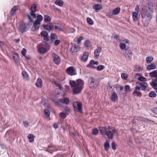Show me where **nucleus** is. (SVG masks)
<instances>
[{
  "label": "nucleus",
  "instance_id": "69168bd1",
  "mask_svg": "<svg viewBox=\"0 0 157 157\" xmlns=\"http://www.w3.org/2000/svg\"><path fill=\"white\" fill-rule=\"evenodd\" d=\"M24 126L25 128H27L28 127L29 123L28 122L26 121H23Z\"/></svg>",
  "mask_w": 157,
  "mask_h": 157
},
{
  "label": "nucleus",
  "instance_id": "dca6fc26",
  "mask_svg": "<svg viewBox=\"0 0 157 157\" xmlns=\"http://www.w3.org/2000/svg\"><path fill=\"white\" fill-rule=\"evenodd\" d=\"M35 85L38 87H42L43 86V82L42 79L40 78H38L36 80Z\"/></svg>",
  "mask_w": 157,
  "mask_h": 157
},
{
  "label": "nucleus",
  "instance_id": "5701e85b",
  "mask_svg": "<svg viewBox=\"0 0 157 157\" xmlns=\"http://www.w3.org/2000/svg\"><path fill=\"white\" fill-rule=\"evenodd\" d=\"M22 75L24 79L27 81L29 80V77L28 74L25 71H22Z\"/></svg>",
  "mask_w": 157,
  "mask_h": 157
},
{
  "label": "nucleus",
  "instance_id": "c03bdc74",
  "mask_svg": "<svg viewBox=\"0 0 157 157\" xmlns=\"http://www.w3.org/2000/svg\"><path fill=\"white\" fill-rule=\"evenodd\" d=\"M98 86V84L97 83L93 82L90 83L89 86L91 88H96Z\"/></svg>",
  "mask_w": 157,
  "mask_h": 157
},
{
  "label": "nucleus",
  "instance_id": "9b49d317",
  "mask_svg": "<svg viewBox=\"0 0 157 157\" xmlns=\"http://www.w3.org/2000/svg\"><path fill=\"white\" fill-rule=\"evenodd\" d=\"M76 86L83 89L84 84L83 80L80 79H79L76 80Z\"/></svg>",
  "mask_w": 157,
  "mask_h": 157
},
{
  "label": "nucleus",
  "instance_id": "a878e982",
  "mask_svg": "<svg viewBox=\"0 0 157 157\" xmlns=\"http://www.w3.org/2000/svg\"><path fill=\"white\" fill-rule=\"evenodd\" d=\"M51 21V17L49 16L46 15L44 16V21L45 23L50 22Z\"/></svg>",
  "mask_w": 157,
  "mask_h": 157
},
{
  "label": "nucleus",
  "instance_id": "393cba45",
  "mask_svg": "<svg viewBox=\"0 0 157 157\" xmlns=\"http://www.w3.org/2000/svg\"><path fill=\"white\" fill-rule=\"evenodd\" d=\"M156 68V66L155 64L154 63H151L147 67V69L149 71L152 69H154Z\"/></svg>",
  "mask_w": 157,
  "mask_h": 157
},
{
  "label": "nucleus",
  "instance_id": "79ce46f5",
  "mask_svg": "<svg viewBox=\"0 0 157 157\" xmlns=\"http://www.w3.org/2000/svg\"><path fill=\"white\" fill-rule=\"evenodd\" d=\"M87 23L89 25H92L94 24V22L92 20L90 17H87L86 19Z\"/></svg>",
  "mask_w": 157,
  "mask_h": 157
},
{
  "label": "nucleus",
  "instance_id": "6ab92c4d",
  "mask_svg": "<svg viewBox=\"0 0 157 157\" xmlns=\"http://www.w3.org/2000/svg\"><path fill=\"white\" fill-rule=\"evenodd\" d=\"M59 101L66 105H68L69 103V99L68 98L65 97L63 98L60 99L59 100Z\"/></svg>",
  "mask_w": 157,
  "mask_h": 157
},
{
  "label": "nucleus",
  "instance_id": "bb28decb",
  "mask_svg": "<svg viewBox=\"0 0 157 157\" xmlns=\"http://www.w3.org/2000/svg\"><path fill=\"white\" fill-rule=\"evenodd\" d=\"M121 9L120 7H118L114 9L112 12L113 14L115 15H117L120 12Z\"/></svg>",
  "mask_w": 157,
  "mask_h": 157
},
{
  "label": "nucleus",
  "instance_id": "4be33fe9",
  "mask_svg": "<svg viewBox=\"0 0 157 157\" xmlns=\"http://www.w3.org/2000/svg\"><path fill=\"white\" fill-rule=\"evenodd\" d=\"M38 51L40 54H44L47 52V50L46 48L44 47H40L38 48Z\"/></svg>",
  "mask_w": 157,
  "mask_h": 157
},
{
  "label": "nucleus",
  "instance_id": "de8ad7c7",
  "mask_svg": "<svg viewBox=\"0 0 157 157\" xmlns=\"http://www.w3.org/2000/svg\"><path fill=\"white\" fill-rule=\"evenodd\" d=\"M15 56H13V59L14 60V61L15 62H17L18 61V60L19 59H18V54L17 53H15L14 54Z\"/></svg>",
  "mask_w": 157,
  "mask_h": 157
},
{
  "label": "nucleus",
  "instance_id": "c9c22d12",
  "mask_svg": "<svg viewBox=\"0 0 157 157\" xmlns=\"http://www.w3.org/2000/svg\"><path fill=\"white\" fill-rule=\"evenodd\" d=\"M137 75L140 76L138 78L139 80L143 82H145L147 81V79L145 77L141 76L138 74H136V76Z\"/></svg>",
  "mask_w": 157,
  "mask_h": 157
},
{
  "label": "nucleus",
  "instance_id": "bf43d9fd",
  "mask_svg": "<svg viewBox=\"0 0 157 157\" xmlns=\"http://www.w3.org/2000/svg\"><path fill=\"white\" fill-rule=\"evenodd\" d=\"M59 115L60 117L63 119H64L66 117L65 114L63 112L60 113L59 114Z\"/></svg>",
  "mask_w": 157,
  "mask_h": 157
},
{
  "label": "nucleus",
  "instance_id": "f8f14e48",
  "mask_svg": "<svg viewBox=\"0 0 157 157\" xmlns=\"http://www.w3.org/2000/svg\"><path fill=\"white\" fill-rule=\"evenodd\" d=\"M124 56L126 59L128 60H130L132 57V54L130 50H126L124 53Z\"/></svg>",
  "mask_w": 157,
  "mask_h": 157
},
{
  "label": "nucleus",
  "instance_id": "f03ea898",
  "mask_svg": "<svg viewBox=\"0 0 157 157\" xmlns=\"http://www.w3.org/2000/svg\"><path fill=\"white\" fill-rule=\"evenodd\" d=\"M108 130H111V131L109 130L107 131L105 135H107L109 138L111 139H112L113 138L114 135H117L118 134L117 130L114 128H112L111 126L108 127Z\"/></svg>",
  "mask_w": 157,
  "mask_h": 157
},
{
  "label": "nucleus",
  "instance_id": "864d4df0",
  "mask_svg": "<svg viewBox=\"0 0 157 157\" xmlns=\"http://www.w3.org/2000/svg\"><path fill=\"white\" fill-rule=\"evenodd\" d=\"M120 47L122 50H123L126 48V45L124 43H121L120 44Z\"/></svg>",
  "mask_w": 157,
  "mask_h": 157
},
{
  "label": "nucleus",
  "instance_id": "2f4dec72",
  "mask_svg": "<svg viewBox=\"0 0 157 157\" xmlns=\"http://www.w3.org/2000/svg\"><path fill=\"white\" fill-rule=\"evenodd\" d=\"M55 3L57 5L62 6L63 4V2L61 0H56L55 2Z\"/></svg>",
  "mask_w": 157,
  "mask_h": 157
},
{
  "label": "nucleus",
  "instance_id": "58836bf2",
  "mask_svg": "<svg viewBox=\"0 0 157 157\" xmlns=\"http://www.w3.org/2000/svg\"><path fill=\"white\" fill-rule=\"evenodd\" d=\"M124 90L127 93L130 92L131 88L130 86L128 85H125L124 87Z\"/></svg>",
  "mask_w": 157,
  "mask_h": 157
},
{
  "label": "nucleus",
  "instance_id": "680f3d73",
  "mask_svg": "<svg viewBox=\"0 0 157 157\" xmlns=\"http://www.w3.org/2000/svg\"><path fill=\"white\" fill-rule=\"evenodd\" d=\"M83 38L82 36H80L77 39V43L78 44H80L81 43V41L83 39Z\"/></svg>",
  "mask_w": 157,
  "mask_h": 157
},
{
  "label": "nucleus",
  "instance_id": "e433bc0d",
  "mask_svg": "<svg viewBox=\"0 0 157 157\" xmlns=\"http://www.w3.org/2000/svg\"><path fill=\"white\" fill-rule=\"evenodd\" d=\"M143 70V68L140 66L138 65H136L135 66L134 71H140Z\"/></svg>",
  "mask_w": 157,
  "mask_h": 157
},
{
  "label": "nucleus",
  "instance_id": "338daca9",
  "mask_svg": "<svg viewBox=\"0 0 157 157\" xmlns=\"http://www.w3.org/2000/svg\"><path fill=\"white\" fill-rule=\"evenodd\" d=\"M139 7L138 5H137L135 7V11L136 12H135V13H139Z\"/></svg>",
  "mask_w": 157,
  "mask_h": 157
},
{
  "label": "nucleus",
  "instance_id": "b1692460",
  "mask_svg": "<svg viewBox=\"0 0 157 157\" xmlns=\"http://www.w3.org/2000/svg\"><path fill=\"white\" fill-rule=\"evenodd\" d=\"M94 64V60L92 59L90 62L88 64L86 67H91L92 68H95L96 67L93 65Z\"/></svg>",
  "mask_w": 157,
  "mask_h": 157
},
{
  "label": "nucleus",
  "instance_id": "13d9d810",
  "mask_svg": "<svg viewBox=\"0 0 157 157\" xmlns=\"http://www.w3.org/2000/svg\"><path fill=\"white\" fill-rule=\"evenodd\" d=\"M121 77L123 79H126L128 78L127 75L125 73H122L121 74Z\"/></svg>",
  "mask_w": 157,
  "mask_h": 157
},
{
  "label": "nucleus",
  "instance_id": "6e6d98bb",
  "mask_svg": "<svg viewBox=\"0 0 157 157\" xmlns=\"http://www.w3.org/2000/svg\"><path fill=\"white\" fill-rule=\"evenodd\" d=\"M40 34L42 36L44 37H46L48 36V33L45 31H42L41 32Z\"/></svg>",
  "mask_w": 157,
  "mask_h": 157
},
{
  "label": "nucleus",
  "instance_id": "4c0bfd02",
  "mask_svg": "<svg viewBox=\"0 0 157 157\" xmlns=\"http://www.w3.org/2000/svg\"><path fill=\"white\" fill-rule=\"evenodd\" d=\"M37 19L35 21H37V22L41 23V22L43 20V17L41 15H39L36 16Z\"/></svg>",
  "mask_w": 157,
  "mask_h": 157
},
{
  "label": "nucleus",
  "instance_id": "49530a36",
  "mask_svg": "<svg viewBox=\"0 0 157 157\" xmlns=\"http://www.w3.org/2000/svg\"><path fill=\"white\" fill-rule=\"evenodd\" d=\"M69 84L70 86L72 87L76 86V81L75 82L74 80H70L69 81Z\"/></svg>",
  "mask_w": 157,
  "mask_h": 157
},
{
  "label": "nucleus",
  "instance_id": "423d86ee",
  "mask_svg": "<svg viewBox=\"0 0 157 157\" xmlns=\"http://www.w3.org/2000/svg\"><path fill=\"white\" fill-rule=\"evenodd\" d=\"M136 85L140 86L141 90L146 91L147 90L148 85L146 82H136Z\"/></svg>",
  "mask_w": 157,
  "mask_h": 157
},
{
  "label": "nucleus",
  "instance_id": "5fc2aeb1",
  "mask_svg": "<svg viewBox=\"0 0 157 157\" xmlns=\"http://www.w3.org/2000/svg\"><path fill=\"white\" fill-rule=\"evenodd\" d=\"M98 130L96 128H94L92 130V134L94 135H97L98 134Z\"/></svg>",
  "mask_w": 157,
  "mask_h": 157
},
{
  "label": "nucleus",
  "instance_id": "ddd939ff",
  "mask_svg": "<svg viewBox=\"0 0 157 157\" xmlns=\"http://www.w3.org/2000/svg\"><path fill=\"white\" fill-rule=\"evenodd\" d=\"M88 56L89 53L87 52H85L81 58L80 60L83 62H86L88 59Z\"/></svg>",
  "mask_w": 157,
  "mask_h": 157
},
{
  "label": "nucleus",
  "instance_id": "9d476101",
  "mask_svg": "<svg viewBox=\"0 0 157 157\" xmlns=\"http://www.w3.org/2000/svg\"><path fill=\"white\" fill-rule=\"evenodd\" d=\"M110 99L113 102H116L118 100V96L115 92H113L110 97Z\"/></svg>",
  "mask_w": 157,
  "mask_h": 157
},
{
  "label": "nucleus",
  "instance_id": "a18cd8bd",
  "mask_svg": "<svg viewBox=\"0 0 157 157\" xmlns=\"http://www.w3.org/2000/svg\"><path fill=\"white\" fill-rule=\"evenodd\" d=\"M84 46L86 47L87 49L90 47V43L89 40H87L85 41L84 43Z\"/></svg>",
  "mask_w": 157,
  "mask_h": 157
},
{
  "label": "nucleus",
  "instance_id": "09e8293b",
  "mask_svg": "<svg viewBox=\"0 0 157 157\" xmlns=\"http://www.w3.org/2000/svg\"><path fill=\"white\" fill-rule=\"evenodd\" d=\"M150 84L153 88L156 89L157 88V83H156L155 81H152Z\"/></svg>",
  "mask_w": 157,
  "mask_h": 157
},
{
  "label": "nucleus",
  "instance_id": "774afa93",
  "mask_svg": "<svg viewBox=\"0 0 157 157\" xmlns=\"http://www.w3.org/2000/svg\"><path fill=\"white\" fill-rule=\"evenodd\" d=\"M53 10L56 12H60L61 11L60 9H59L58 8H55V7L53 8Z\"/></svg>",
  "mask_w": 157,
  "mask_h": 157
},
{
  "label": "nucleus",
  "instance_id": "37998d69",
  "mask_svg": "<svg viewBox=\"0 0 157 157\" xmlns=\"http://www.w3.org/2000/svg\"><path fill=\"white\" fill-rule=\"evenodd\" d=\"M153 59V58L152 56H148L146 58V61L147 63H150Z\"/></svg>",
  "mask_w": 157,
  "mask_h": 157
},
{
  "label": "nucleus",
  "instance_id": "c756f323",
  "mask_svg": "<svg viewBox=\"0 0 157 157\" xmlns=\"http://www.w3.org/2000/svg\"><path fill=\"white\" fill-rule=\"evenodd\" d=\"M110 146L109 142V141H106L104 144V149L105 151H107L109 150Z\"/></svg>",
  "mask_w": 157,
  "mask_h": 157
},
{
  "label": "nucleus",
  "instance_id": "e2e57ef3",
  "mask_svg": "<svg viewBox=\"0 0 157 157\" xmlns=\"http://www.w3.org/2000/svg\"><path fill=\"white\" fill-rule=\"evenodd\" d=\"M26 53V50L25 48H23L21 51L22 54L24 56H25Z\"/></svg>",
  "mask_w": 157,
  "mask_h": 157
},
{
  "label": "nucleus",
  "instance_id": "ea45409f",
  "mask_svg": "<svg viewBox=\"0 0 157 157\" xmlns=\"http://www.w3.org/2000/svg\"><path fill=\"white\" fill-rule=\"evenodd\" d=\"M143 120H142L144 122L146 123H154V122L153 121H151V120H150L146 118H144L143 117H142Z\"/></svg>",
  "mask_w": 157,
  "mask_h": 157
},
{
  "label": "nucleus",
  "instance_id": "a19ab883",
  "mask_svg": "<svg viewBox=\"0 0 157 157\" xmlns=\"http://www.w3.org/2000/svg\"><path fill=\"white\" fill-rule=\"evenodd\" d=\"M36 6L35 4H33L30 8L31 11H33L34 12H36Z\"/></svg>",
  "mask_w": 157,
  "mask_h": 157
},
{
  "label": "nucleus",
  "instance_id": "4468645a",
  "mask_svg": "<svg viewBox=\"0 0 157 157\" xmlns=\"http://www.w3.org/2000/svg\"><path fill=\"white\" fill-rule=\"evenodd\" d=\"M18 10V6H14L11 9L10 13L11 16H14L16 14V12Z\"/></svg>",
  "mask_w": 157,
  "mask_h": 157
},
{
  "label": "nucleus",
  "instance_id": "f3484780",
  "mask_svg": "<svg viewBox=\"0 0 157 157\" xmlns=\"http://www.w3.org/2000/svg\"><path fill=\"white\" fill-rule=\"evenodd\" d=\"M42 26L44 29L48 31L52 30L54 29L53 25L52 26L49 25H43Z\"/></svg>",
  "mask_w": 157,
  "mask_h": 157
},
{
  "label": "nucleus",
  "instance_id": "39448f33",
  "mask_svg": "<svg viewBox=\"0 0 157 157\" xmlns=\"http://www.w3.org/2000/svg\"><path fill=\"white\" fill-rule=\"evenodd\" d=\"M140 86L136 85L134 88V90L132 93V94L134 96H136L138 97H141L142 96V94L140 91Z\"/></svg>",
  "mask_w": 157,
  "mask_h": 157
},
{
  "label": "nucleus",
  "instance_id": "2eb2a0df",
  "mask_svg": "<svg viewBox=\"0 0 157 157\" xmlns=\"http://www.w3.org/2000/svg\"><path fill=\"white\" fill-rule=\"evenodd\" d=\"M101 50V47H98L94 51V56L96 58H98L99 56V54Z\"/></svg>",
  "mask_w": 157,
  "mask_h": 157
},
{
  "label": "nucleus",
  "instance_id": "412c9836",
  "mask_svg": "<svg viewBox=\"0 0 157 157\" xmlns=\"http://www.w3.org/2000/svg\"><path fill=\"white\" fill-rule=\"evenodd\" d=\"M99 131L101 135H105L107 132V129L105 127H100L99 128Z\"/></svg>",
  "mask_w": 157,
  "mask_h": 157
},
{
  "label": "nucleus",
  "instance_id": "0e129e2a",
  "mask_svg": "<svg viewBox=\"0 0 157 157\" xmlns=\"http://www.w3.org/2000/svg\"><path fill=\"white\" fill-rule=\"evenodd\" d=\"M113 150H115L116 149V144L114 142H113L111 144Z\"/></svg>",
  "mask_w": 157,
  "mask_h": 157
},
{
  "label": "nucleus",
  "instance_id": "7ed1b4c3",
  "mask_svg": "<svg viewBox=\"0 0 157 157\" xmlns=\"http://www.w3.org/2000/svg\"><path fill=\"white\" fill-rule=\"evenodd\" d=\"M30 24L29 23H21L20 25L19 30L22 33L26 32L28 30V28L30 27Z\"/></svg>",
  "mask_w": 157,
  "mask_h": 157
},
{
  "label": "nucleus",
  "instance_id": "cd10ccee",
  "mask_svg": "<svg viewBox=\"0 0 157 157\" xmlns=\"http://www.w3.org/2000/svg\"><path fill=\"white\" fill-rule=\"evenodd\" d=\"M40 23L37 22V21H35L33 23V26L36 30L39 29V26Z\"/></svg>",
  "mask_w": 157,
  "mask_h": 157
},
{
  "label": "nucleus",
  "instance_id": "7c9ffc66",
  "mask_svg": "<svg viewBox=\"0 0 157 157\" xmlns=\"http://www.w3.org/2000/svg\"><path fill=\"white\" fill-rule=\"evenodd\" d=\"M28 138L30 142H33L34 141L35 136L33 134H29L28 135Z\"/></svg>",
  "mask_w": 157,
  "mask_h": 157
},
{
  "label": "nucleus",
  "instance_id": "aec40b11",
  "mask_svg": "<svg viewBox=\"0 0 157 157\" xmlns=\"http://www.w3.org/2000/svg\"><path fill=\"white\" fill-rule=\"evenodd\" d=\"M102 7V6L98 4H96L93 6V8L96 11L100 10Z\"/></svg>",
  "mask_w": 157,
  "mask_h": 157
},
{
  "label": "nucleus",
  "instance_id": "20e7f679",
  "mask_svg": "<svg viewBox=\"0 0 157 157\" xmlns=\"http://www.w3.org/2000/svg\"><path fill=\"white\" fill-rule=\"evenodd\" d=\"M74 109H76L80 113L82 112V103L80 101H74L73 104Z\"/></svg>",
  "mask_w": 157,
  "mask_h": 157
},
{
  "label": "nucleus",
  "instance_id": "1a4fd4ad",
  "mask_svg": "<svg viewBox=\"0 0 157 157\" xmlns=\"http://www.w3.org/2000/svg\"><path fill=\"white\" fill-rule=\"evenodd\" d=\"M75 70L72 66H70L67 68L66 72L67 74L70 75H75Z\"/></svg>",
  "mask_w": 157,
  "mask_h": 157
},
{
  "label": "nucleus",
  "instance_id": "a211bd4d",
  "mask_svg": "<svg viewBox=\"0 0 157 157\" xmlns=\"http://www.w3.org/2000/svg\"><path fill=\"white\" fill-rule=\"evenodd\" d=\"M82 89H83L76 86L73 90V92L75 94H78L80 93Z\"/></svg>",
  "mask_w": 157,
  "mask_h": 157
},
{
  "label": "nucleus",
  "instance_id": "f704fd0d",
  "mask_svg": "<svg viewBox=\"0 0 157 157\" xmlns=\"http://www.w3.org/2000/svg\"><path fill=\"white\" fill-rule=\"evenodd\" d=\"M50 38L52 41L53 42L54 40L57 38L58 37L56 34L52 33L50 35Z\"/></svg>",
  "mask_w": 157,
  "mask_h": 157
},
{
  "label": "nucleus",
  "instance_id": "4d7b16f0",
  "mask_svg": "<svg viewBox=\"0 0 157 157\" xmlns=\"http://www.w3.org/2000/svg\"><path fill=\"white\" fill-rule=\"evenodd\" d=\"M105 68V67L103 65H99L97 67V69L98 71H100L103 69Z\"/></svg>",
  "mask_w": 157,
  "mask_h": 157
},
{
  "label": "nucleus",
  "instance_id": "473e14b6",
  "mask_svg": "<svg viewBox=\"0 0 157 157\" xmlns=\"http://www.w3.org/2000/svg\"><path fill=\"white\" fill-rule=\"evenodd\" d=\"M138 13L135 12L132 13V16L134 21H136L138 20Z\"/></svg>",
  "mask_w": 157,
  "mask_h": 157
},
{
  "label": "nucleus",
  "instance_id": "052dcab7",
  "mask_svg": "<svg viewBox=\"0 0 157 157\" xmlns=\"http://www.w3.org/2000/svg\"><path fill=\"white\" fill-rule=\"evenodd\" d=\"M60 40H55V41L54 42V44L55 45L57 46L60 43Z\"/></svg>",
  "mask_w": 157,
  "mask_h": 157
},
{
  "label": "nucleus",
  "instance_id": "3c124183",
  "mask_svg": "<svg viewBox=\"0 0 157 157\" xmlns=\"http://www.w3.org/2000/svg\"><path fill=\"white\" fill-rule=\"evenodd\" d=\"M149 95L151 98H154L156 97V95L154 91H151L149 93Z\"/></svg>",
  "mask_w": 157,
  "mask_h": 157
},
{
  "label": "nucleus",
  "instance_id": "8fccbe9b",
  "mask_svg": "<svg viewBox=\"0 0 157 157\" xmlns=\"http://www.w3.org/2000/svg\"><path fill=\"white\" fill-rule=\"evenodd\" d=\"M44 113L46 117H50V113L48 109H45L44 111Z\"/></svg>",
  "mask_w": 157,
  "mask_h": 157
},
{
  "label": "nucleus",
  "instance_id": "603ef678",
  "mask_svg": "<svg viewBox=\"0 0 157 157\" xmlns=\"http://www.w3.org/2000/svg\"><path fill=\"white\" fill-rule=\"evenodd\" d=\"M107 89L108 91L109 92H112L113 90L112 86L109 83H108Z\"/></svg>",
  "mask_w": 157,
  "mask_h": 157
},
{
  "label": "nucleus",
  "instance_id": "6e6552de",
  "mask_svg": "<svg viewBox=\"0 0 157 157\" xmlns=\"http://www.w3.org/2000/svg\"><path fill=\"white\" fill-rule=\"evenodd\" d=\"M35 12L31 11L30 12V14H27V16L30 22H33V18H36V15L35 13Z\"/></svg>",
  "mask_w": 157,
  "mask_h": 157
},
{
  "label": "nucleus",
  "instance_id": "f257e3e1",
  "mask_svg": "<svg viewBox=\"0 0 157 157\" xmlns=\"http://www.w3.org/2000/svg\"><path fill=\"white\" fill-rule=\"evenodd\" d=\"M153 6L150 4L142 9L141 17L143 18H146L147 20H150L152 18L153 13Z\"/></svg>",
  "mask_w": 157,
  "mask_h": 157
},
{
  "label": "nucleus",
  "instance_id": "0eeeda50",
  "mask_svg": "<svg viewBox=\"0 0 157 157\" xmlns=\"http://www.w3.org/2000/svg\"><path fill=\"white\" fill-rule=\"evenodd\" d=\"M53 59V61L54 63L57 65H59L60 61V59L59 57L55 53H52V54Z\"/></svg>",
  "mask_w": 157,
  "mask_h": 157
},
{
  "label": "nucleus",
  "instance_id": "72a5a7b5",
  "mask_svg": "<svg viewBox=\"0 0 157 157\" xmlns=\"http://www.w3.org/2000/svg\"><path fill=\"white\" fill-rule=\"evenodd\" d=\"M149 75L151 77H157V71H154L149 73Z\"/></svg>",
  "mask_w": 157,
  "mask_h": 157
},
{
  "label": "nucleus",
  "instance_id": "c85d7f7f",
  "mask_svg": "<svg viewBox=\"0 0 157 157\" xmlns=\"http://www.w3.org/2000/svg\"><path fill=\"white\" fill-rule=\"evenodd\" d=\"M53 147V146L52 144H50V145H49L48 148L46 149V151L48 152L51 154H52L53 152V150L52 149H51L50 148H52Z\"/></svg>",
  "mask_w": 157,
  "mask_h": 157
}]
</instances>
